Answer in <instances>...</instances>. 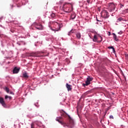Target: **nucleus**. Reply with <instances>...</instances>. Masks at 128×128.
<instances>
[{
    "mask_svg": "<svg viewBox=\"0 0 128 128\" xmlns=\"http://www.w3.org/2000/svg\"><path fill=\"white\" fill-rule=\"evenodd\" d=\"M0 104L4 106V108H6V104L4 98L2 97H0Z\"/></svg>",
    "mask_w": 128,
    "mask_h": 128,
    "instance_id": "obj_7",
    "label": "nucleus"
},
{
    "mask_svg": "<svg viewBox=\"0 0 128 128\" xmlns=\"http://www.w3.org/2000/svg\"><path fill=\"white\" fill-rule=\"evenodd\" d=\"M8 98L9 100H10L12 98V96H9Z\"/></svg>",
    "mask_w": 128,
    "mask_h": 128,
    "instance_id": "obj_32",
    "label": "nucleus"
},
{
    "mask_svg": "<svg viewBox=\"0 0 128 128\" xmlns=\"http://www.w3.org/2000/svg\"><path fill=\"white\" fill-rule=\"evenodd\" d=\"M66 88H68V92H70V90H72V86L70 84H66Z\"/></svg>",
    "mask_w": 128,
    "mask_h": 128,
    "instance_id": "obj_11",
    "label": "nucleus"
},
{
    "mask_svg": "<svg viewBox=\"0 0 128 128\" xmlns=\"http://www.w3.org/2000/svg\"><path fill=\"white\" fill-rule=\"evenodd\" d=\"M62 9L65 12L70 13L72 10V4L70 3H65L63 5Z\"/></svg>",
    "mask_w": 128,
    "mask_h": 128,
    "instance_id": "obj_2",
    "label": "nucleus"
},
{
    "mask_svg": "<svg viewBox=\"0 0 128 128\" xmlns=\"http://www.w3.org/2000/svg\"><path fill=\"white\" fill-rule=\"evenodd\" d=\"M18 72H20V69L16 67L13 70V74H18Z\"/></svg>",
    "mask_w": 128,
    "mask_h": 128,
    "instance_id": "obj_9",
    "label": "nucleus"
},
{
    "mask_svg": "<svg viewBox=\"0 0 128 128\" xmlns=\"http://www.w3.org/2000/svg\"><path fill=\"white\" fill-rule=\"evenodd\" d=\"M76 36L77 38H78V40H80V37L82 36V35L80 34V33L78 32L76 34Z\"/></svg>",
    "mask_w": 128,
    "mask_h": 128,
    "instance_id": "obj_17",
    "label": "nucleus"
},
{
    "mask_svg": "<svg viewBox=\"0 0 128 128\" xmlns=\"http://www.w3.org/2000/svg\"><path fill=\"white\" fill-rule=\"evenodd\" d=\"M113 38H114V40H116V42H118V38L116 35V34L113 33L112 34Z\"/></svg>",
    "mask_w": 128,
    "mask_h": 128,
    "instance_id": "obj_14",
    "label": "nucleus"
},
{
    "mask_svg": "<svg viewBox=\"0 0 128 128\" xmlns=\"http://www.w3.org/2000/svg\"><path fill=\"white\" fill-rule=\"evenodd\" d=\"M70 18H72V20H74V18H76V14H72Z\"/></svg>",
    "mask_w": 128,
    "mask_h": 128,
    "instance_id": "obj_20",
    "label": "nucleus"
},
{
    "mask_svg": "<svg viewBox=\"0 0 128 128\" xmlns=\"http://www.w3.org/2000/svg\"><path fill=\"white\" fill-rule=\"evenodd\" d=\"M110 118H112V120H114V116H110Z\"/></svg>",
    "mask_w": 128,
    "mask_h": 128,
    "instance_id": "obj_26",
    "label": "nucleus"
},
{
    "mask_svg": "<svg viewBox=\"0 0 128 128\" xmlns=\"http://www.w3.org/2000/svg\"><path fill=\"white\" fill-rule=\"evenodd\" d=\"M108 6V10L110 12H114V10H116V4L112 2V3H109Z\"/></svg>",
    "mask_w": 128,
    "mask_h": 128,
    "instance_id": "obj_5",
    "label": "nucleus"
},
{
    "mask_svg": "<svg viewBox=\"0 0 128 128\" xmlns=\"http://www.w3.org/2000/svg\"><path fill=\"white\" fill-rule=\"evenodd\" d=\"M108 48L109 50H110V48H112V50H113V52H114V54H116V50H114V46H108Z\"/></svg>",
    "mask_w": 128,
    "mask_h": 128,
    "instance_id": "obj_18",
    "label": "nucleus"
},
{
    "mask_svg": "<svg viewBox=\"0 0 128 128\" xmlns=\"http://www.w3.org/2000/svg\"><path fill=\"white\" fill-rule=\"evenodd\" d=\"M100 38H101V42L102 40V37L101 36H100Z\"/></svg>",
    "mask_w": 128,
    "mask_h": 128,
    "instance_id": "obj_30",
    "label": "nucleus"
},
{
    "mask_svg": "<svg viewBox=\"0 0 128 128\" xmlns=\"http://www.w3.org/2000/svg\"><path fill=\"white\" fill-rule=\"evenodd\" d=\"M61 116H64V118H66V116L68 117V116H70L68 114H66V112L64 111V112L62 114Z\"/></svg>",
    "mask_w": 128,
    "mask_h": 128,
    "instance_id": "obj_13",
    "label": "nucleus"
},
{
    "mask_svg": "<svg viewBox=\"0 0 128 128\" xmlns=\"http://www.w3.org/2000/svg\"><path fill=\"white\" fill-rule=\"evenodd\" d=\"M92 80H94L92 78H90V76H88L86 78V84H83L82 86H88L90 84V82H92Z\"/></svg>",
    "mask_w": 128,
    "mask_h": 128,
    "instance_id": "obj_6",
    "label": "nucleus"
},
{
    "mask_svg": "<svg viewBox=\"0 0 128 128\" xmlns=\"http://www.w3.org/2000/svg\"><path fill=\"white\" fill-rule=\"evenodd\" d=\"M35 28H36L37 30H42L44 29V26H42V24H35Z\"/></svg>",
    "mask_w": 128,
    "mask_h": 128,
    "instance_id": "obj_8",
    "label": "nucleus"
},
{
    "mask_svg": "<svg viewBox=\"0 0 128 128\" xmlns=\"http://www.w3.org/2000/svg\"><path fill=\"white\" fill-rule=\"evenodd\" d=\"M112 94H114V93H112Z\"/></svg>",
    "mask_w": 128,
    "mask_h": 128,
    "instance_id": "obj_34",
    "label": "nucleus"
},
{
    "mask_svg": "<svg viewBox=\"0 0 128 128\" xmlns=\"http://www.w3.org/2000/svg\"><path fill=\"white\" fill-rule=\"evenodd\" d=\"M34 122V124H36V126H38V122L35 121V122Z\"/></svg>",
    "mask_w": 128,
    "mask_h": 128,
    "instance_id": "obj_24",
    "label": "nucleus"
},
{
    "mask_svg": "<svg viewBox=\"0 0 128 128\" xmlns=\"http://www.w3.org/2000/svg\"><path fill=\"white\" fill-rule=\"evenodd\" d=\"M126 58H128V55H126Z\"/></svg>",
    "mask_w": 128,
    "mask_h": 128,
    "instance_id": "obj_33",
    "label": "nucleus"
},
{
    "mask_svg": "<svg viewBox=\"0 0 128 128\" xmlns=\"http://www.w3.org/2000/svg\"><path fill=\"white\" fill-rule=\"evenodd\" d=\"M118 34H122V32H118Z\"/></svg>",
    "mask_w": 128,
    "mask_h": 128,
    "instance_id": "obj_28",
    "label": "nucleus"
},
{
    "mask_svg": "<svg viewBox=\"0 0 128 128\" xmlns=\"http://www.w3.org/2000/svg\"><path fill=\"white\" fill-rule=\"evenodd\" d=\"M4 18L3 16L0 18V22H2V20Z\"/></svg>",
    "mask_w": 128,
    "mask_h": 128,
    "instance_id": "obj_27",
    "label": "nucleus"
},
{
    "mask_svg": "<svg viewBox=\"0 0 128 128\" xmlns=\"http://www.w3.org/2000/svg\"><path fill=\"white\" fill-rule=\"evenodd\" d=\"M54 25L55 26H54V28H51L52 30V32H58L59 30H60V28H62V24H58V23L55 22H54Z\"/></svg>",
    "mask_w": 128,
    "mask_h": 128,
    "instance_id": "obj_3",
    "label": "nucleus"
},
{
    "mask_svg": "<svg viewBox=\"0 0 128 128\" xmlns=\"http://www.w3.org/2000/svg\"><path fill=\"white\" fill-rule=\"evenodd\" d=\"M5 90H6V92L8 94V92H10V89L8 87L5 88Z\"/></svg>",
    "mask_w": 128,
    "mask_h": 128,
    "instance_id": "obj_21",
    "label": "nucleus"
},
{
    "mask_svg": "<svg viewBox=\"0 0 128 128\" xmlns=\"http://www.w3.org/2000/svg\"><path fill=\"white\" fill-rule=\"evenodd\" d=\"M74 32H76V30H74V29H72V30H70L68 34V36H70L72 34H74Z\"/></svg>",
    "mask_w": 128,
    "mask_h": 128,
    "instance_id": "obj_15",
    "label": "nucleus"
},
{
    "mask_svg": "<svg viewBox=\"0 0 128 128\" xmlns=\"http://www.w3.org/2000/svg\"><path fill=\"white\" fill-rule=\"evenodd\" d=\"M61 118L62 117H57L56 118V122H58L60 124L63 126L64 128H66V126H67V128H72V126H74V120L72 119L70 116H68L69 122L68 123H66L62 121H61Z\"/></svg>",
    "mask_w": 128,
    "mask_h": 128,
    "instance_id": "obj_1",
    "label": "nucleus"
},
{
    "mask_svg": "<svg viewBox=\"0 0 128 128\" xmlns=\"http://www.w3.org/2000/svg\"><path fill=\"white\" fill-rule=\"evenodd\" d=\"M50 16L51 18H56V14H50Z\"/></svg>",
    "mask_w": 128,
    "mask_h": 128,
    "instance_id": "obj_22",
    "label": "nucleus"
},
{
    "mask_svg": "<svg viewBox=\"0 0 128 128\" xmlns=\"http://www.w3.org/2000/svg\"><path fill=\"white\" fill-rule=\"evenodd\" d=\"M101 16L104 18H108L110 14L106 10H102L101 12Z\"/></svg>",
    "mask_w": 128,
    "mask_h": 128,
    "instance_id": "obj_4",
    "label": "nucleus"
},
{
    "mask_svg": "<svg viewBox=\"0 0 128 128\" xmlns=\"http://www.w3.org/2000/svg\"><path fill=\"white\" fill-rule=\"evenodd\" d=\"M31 128H34V122H32L31 124Z\"/></svg>",
    "mask_w": 128,
    "mask_h": 128,
    "instance_id": "obj_23",
    "label": "nucleus"
},
{
    "mask_svg": "<svg viewBox=\"0 0 128 128\" xmlns=\"http://www.w3.org/2000/svg\"><path fill=\"white\" fill-rule=\"evenodd\" d=\"M90 0H87V2H88V4H90Z\"/></svg>",
    "mask_w": 128,
    "mask_h": 128,
    "instance_id": "obj_31",
    "label": "nucleus"
},
{
    "mask_svg": "<svg viewBox=\"0 0 128 128\" xmlns=\"http://www.w3.org/2000/svg\"><path fill=\"white\" fill-rule=\"evenodd\" d=\"M30 56H34V58H40V56H38V54H36V53H32L30 54Z\"/></svg>",
    "mask_w": 128,
    "mask_h": 128,
    "instance_id": "obj_10",
    "label": "nucleus"
},
{
    "mask_svg": "<svg viewBox=\"0 0 128 128\" xmlns=\"http://www.w3.org/2000/svg\"><path fill=\"white\" fill-rule=\"evenodd\" d=\"M22 76L24 78H28V73H26V72L23 73Z\"/></svg>",
    "mask_w": 128,
    "mask_h": 128,
    "instance_id": "obj_12",
    "label": "nucleus"
},
{
    "mask_svg": "<svg viewBox=\"0 0 128 128\" xmlns=\"http://www.w3.org/2000/svg\"><path fill=\"white\" fill-rule=\"evenodd\" d=\"M93 40H94V42H96V40H98V36H96V35L94 36Z\"/></svg>",
    "mask_w": 128,
    "mask_h": 128,
    "instance_id": "obj_19",
    "label": "nucleus"
},
{
    "mask_svg": "<svg viewBox=\"0 0 128 128\" xmlns=\"http://www.w3.org/2000/svg\"><path fill=\"white\" fill-rule=\"evenodd\" d=\"M122 21H124V20L122 17L118 18L117 19V22H122Z\"/></svg>",
    "mask_w": 128,
    "mask_h": 128,
    "instance_id": "obj_16",
    "label": "nucleus"
},
{
    "mask_svg": "<svg viewBox=\"0 0 128 128\" xmlns=\"http://www.w3.org/2000/svg\"><path fill=\"white\" fill-rule=\"evenodd\" d=\"M9 97H10L9 96H8L6 95L5 96V100H7L8 98Z\"/></svg>",
    "mask_w": 128,
    "mask_h": 128,
    "instance_id": "obj_25",
    "label": "nucleus"
},
{
    "mask_svg": "<svg viewBox=\"0 0 128 128\" xmlns=\"http://www.w3.org/2000/svg\"><path fill=\"white\" fill-rule=\"evenodd\" d=\"M10 94H14V92H10Z\"/></svg>",
    "mask_w": 128,
    "mask_h": 128,
    "instance_id": "obj_29",
    "label": "nucleus"
}]
</instances>
